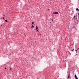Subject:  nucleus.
<instances>
[{
    "label": "nucleus",
    "instance_id": "obj_18",
    "mask_svg": "<svg viewBox=\"0 0 79 79\" xmlns=\"http://www.w3.org/2000/svg\"><path fill=\"white\" fill-rule=\"evenodd\" d=\"M10 55H11V54H10Z\"/></svg>",
    "mask_w": 79,
    "mask_h": 79
},
{
    "label": "nucleus",
    "instance_id": "obj_11",
    "mask_svg": "<svg viewBox=\"0 0 79 79\" xmlns=\"http://www.w3.org/2000/svg\"><path fill=\"white\" fill-rule=\"evenodd\" d=\"M77 50L78 49H77L76 50H75L76 51V52H77Z\"/></svg>",
    "mask_w": 79,
    "mask_h": 79
},
{
    "label": "nucleus",
    "instance_id": "obj_15",
    "mask_svg": "<svg viewBox=\"0 0 79 79\" xmlns=\"http://www.w3.org/2000/svg\"><path fill=\"white\" fill-rule=\"evenodd\" d=\"M73 50H74V49H73Z\"/></svg>",
    "mask_w": 79,
    "mask_h": 79
},
{
    "label": "nucleus",
    "instance_id": "obj_6",
    "mask_svg": "<svg viewBox=\"0 0 79 79\" xmlns=\"http://www.w3.org/2000/svg\"><path fill=\"white\" fill-rule=\"evenodd\" d=\"M32 27H34L33 25H32Z\"/></svg>",
    "mask_w": 79,
    "mask_h": 79
},
{
    "label": "nucleus",
    "instance_id": "obj_3",
    "mask_svg": "<svg viewBox=\"0 0 79 79\" xmlns=\"http://www.w3.org/2000/svg\"><path fill=\"white\" fill-rule=\"evenodd\" d=\"M76 11H79V8H77L76 10Z\"/></svg>",
    "mask_w": 79,
    "mask_h": 79
},
{
    "label": "nucleus",
    "instance_id": "obj_2",
    "mask_svg": "<svg viewBox=\"0 0 79 79\" xmlns=\"http://www.w3.org/2000/svg\"><path fill=\"white\" fill-rule=\"evenodd\" d=\"M75 79H78V78H77V76H76V74H75Z\"/></svg>",
    "mask_w": 79,
    "mask_h": 79
},
{
    "label": "nucleus",
    "instance_id": "obj_14",
    "mask_svg": "<svg viewBox=\"0 0 79 79\" xmlns=\"http://www.w3.org/2000/svg\"><path fill=\"white\" fill-rule=\"evenodd\" d=\"M10 70H11V69H10Z\"/></svg>",
    "mask_w": 79,
    "mask_h": 79
},
{
    "label": "nucleus",
    "instance_id": "obj_10",
    "mask_svg": "<svg viewBox=\"0 0 79 79\" xmlns=\"http://www.w3.org/2000/svg\"><path fill=\"white\" fill-rule=\"evenodd\" d=\"M36 31H37V32H38V30H37V29H36Z\"/></svg>",
    "mask_w": 79,
    "mask_h": 79
},
{
    "label": "nucleus",
    "instance_id": "obj_12",
    "mask_svg": "<svg viewBox=\"0 0 79 79\" xmlns=\"http://www.w3.org/2000/svg\"><path fill=\"white\" fill-rule=\"evenodd\" d=\"M5 69H6V68H5Z\"/></svg>",
    "mask_w": 79,
    "mask_h": 79
},
{
    "label": "nucleus",
    "instance_id": "obj_7",
    "mask_svg": "<svg viewBox=\"0 0 79 79\" xmlns=\"http://www.w3.org/2000/svg\"><path fill=\"white\" fill-rule=\"evenodd\" d=\"M5 21H6V22H8V21L7 20H5Z\"/></svg>",
    "mask_w": 79,
    "mask_h": 79
},
{
    "label": "nucleus",
    "instance_id": "obj_1",
    "mask_svg": "<svg viewBox=\"0 0 79 79\" xmlns=\"http://www.w3.org/2000/svg\"><path fill=\"white\" fill-rule=\"evenodd\" d=\"M58 14V12H53L52 13V15L53 16H55V14Z\"/></svg>",
    "mask_w": 79,
    "mask_h": 79
},
{
    "label": "nucleus",
    "instance_id": "obj_9",
    "mask_svg": "<svg viewBox=\"0 0 79 79\" xmlns=\"http://www.w3.org/2000/svg\"><path fill=\"white\" fill-rule=\"evenodd\" d=\"M74 18H76V16H75V15L74 16Z\"/></svg>",
    "mask_w": 79,
    "mask_h": 79
},
{
    "label": "nucleus",
    "instance_id": "obj_19",
    "mask_svg": "<svg viewBox=\"0 0 79 79\" xmlns=\"http://www.w3.org/2000/svg\"><path fill=\"white\" fill-rule=\"evenodd\" d=\"M52 21H53V20H52Z\"/></svg>",
    "mask_w": 79,
    "mask_h": 79
},
{
    "label": "nucleus",
    "instance_id": "obj_13",
    "mask_svg": "<svg viewBox=\"0 0 79 79\" xmlns=\"http://www.w3.org/2000/svg\"><path fill=\"white\" fill-rule=\"evenodd\" d=\"M2 19H4V17H3L2 18Z\"/></svg>",
    "mask_w": 79,
    "mask_h": 79
},
{
    "label": "nucleus",
    "instance_id": "obj_8",
    "mask_svg": "<svg viewBox=\"0 0 79 79\" xmlns=\"http://www.w3.org/2000/svg\"><path fill=\"white\" fill-rule=\"evenodd\" d=\"M34 23V22H32V24H33Z\"/></svg>",
    "mask_w": 79,
    "mask_h": 79
},
{
    "label": "nucleus",
    "instance_id": "obj_5",
    "mask_svg": "<svg viewBox=\"0 0 79 79\" xmlns=\"http://www.w3.org/2000/svg\"><path fill=\"white\" fill-rule=\"evenodd\" d=\"M69 75H70V74H69L68 77V79H69V77H70Z\"/></svg>",
    "mask_w": 79,
    "mask_h": 79
},
{
    "label": "nucleus",
    "instance_id": "obj_17",
    "mask_svg": "<svg viewBox=\"0 0 79 79\" xmlns=\"http://www.w3.org/2000/svg\"><path fill=\"white\" fill-rule=\"evenodd\" d=\"M79 49V48H78V50Z\"/></svg>",
    "mask_w": 79,
    "mask_h": 79
},
{
    "label": "nucleus",
    "instance_id": "obj_4",
    "mask_svg": "<svg viewBox=\"0 0 79 79\" xmlns=\"http://www.w3.org/2000/svg\"><path fill=\"white\" fill-rule=\"evenodd\" d=\"M38 29V27H37V26H36V29Z\"/></svg>",
    "mask_w": 79,
    "mask_h": 79
},
{
    "label": "nucleus",
    "instance_id": "obj_16",
    "mask_svg": "<svg viewBox=\"0 0 79 79\" xmlns=\"http://www.w3.org/2000/svg\"><path fill=\"white\" fill-rule=\"evenodd\" d=\"M72 51H73V50H72Z\"/></svg>",
    "mask_w": 79,
    "mask_h": 79
}]
</instances>
